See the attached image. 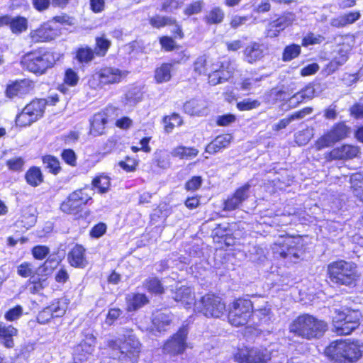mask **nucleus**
<instances>
[{
	"mask_svg": "<svg viewBox=\"0 0 363 363\" xmlns=\"http://www.w3.org/2000/svg\"><path fill=\"white\" fill-rule=\"evenodd\" d=\"M327 328L328 325L324 320L308 313L300 315L289 325L290 333L306 340L320 337Z\"/></svg>",
	"mask_w": 363,
	"mask_h": 363,
	"instance_id": "nucleus-1",
	"label": "nucleus"
},
{
	"mask_svg": "<svg viewBox=\"0 0 363 363\" xmlns=\"http://www.w3.org/2000/svg\"><path fill=\"white\" fill-rule=\"evenodd\" d=\"M325 355L337 363H350L357 361L362 356L360 347L349 340L332 342L325 350Z\"/></svg>",
	"mask_w": 363,
	"mask_h": 363,
	"instance_id": "nucleus-2",
	"label": "nucleus"
},
{
	"mask_svg": "<svg viewBox=\"0 0 363 363\" xmlns=\"http://www.w3.org/2000/svg\"><path fill=\"white\" fill-rule=\"evenodd\" d=\"M108 346L113 350V355L121 363H136L140 352V343L135 335L123 339L109 340Z\"/></svg>",
	"mask_w": 363,
	"mask_h": 363,
	"instance_id": "nucleus-3",
	"label": "nucleus"
},
{
	"mask_svg": "<svg viewBox=\"0 0 363 363\" xmlns=\"http://www.w3.org/2000/svg\"><path fill=\"white\" fill-rule=\"evenodd\" d=\"M361 313L350 308L336 309L332 316L333 331L337 335H350L359 325Z\"/></svg>",
	"mask_w": 363,
	"mask_h": 363,
	"instance_id": "nucleus-4",
	"label": "nucleus"
},
{
	"mask_svg": "<svg viewBox=\"0 0 363 363\" xmlns=\"http://www.w3.org/2000/svg\"><path fill=\"white\" fill-rule=\"evenodd\" d=\"M55 62L53 53L35 50L22 57L21 63L23 68L35 74H43Z\"/></svg>",
	"mask_w": 363,
	"mask_h": 363,
	"instance_id": "nucleus-5",
	"label": "nucleus"
},
{
	"mask_svg": "<svg viewBox=\"0 0 363 363\" xmlns=\"http://www.w3.org/2000/svg\"><path fill=\"white\" fill-rule=\"evenodd\" d=\"M357 266L351 262L339 260L328 266V274L330 280L335 284L350 285L357 277Z\"/></svg>",
	"mask_w": 363,
	"mask_h": 363,
	"instance_id": "nucleus-6",
	"label": "nucleus"
},
{
	"mask_svg": "<svg viewBox=\"0 0 363 363\" xmlns=\"http://www.w3.org/2000/svg\"><path fill=\"white\" fill-rule=\"evenodd\" d=\"M128 72L115 67H104L96 72L89 80L93 89L103 88L106 85L118 84L128 75Z\"/></svg>",
	"mask_w": 363,
	"mask_h": 363,
	"instance_id": "nucleus-7",
	"label": "nucleus"
},
{
	"mask_svg": "<svg viewBox=\"0 0 363 363\" xmlns=\"http://www.w3.org/2000/svg\"><path fill=\"white\" fill-rule=\"evenodd\" d=\"M194 311L207 318H219L225 314V303L220 297L207 294L195 303Z\"/></svg>",
	"mask_w": 363,
	"mask_h": 363,
	"instance_id": "nucleus-8",
	"label": "nucleus"
},
{
	"mask_svg": "<svg viewBox=\"0 0 363 363\" xmlns=\"http://www.w3.org/2000/svg\"><path fill=\"white\" fill-rule=\"evenodd\" d=\"M92 189L89 188L80 189L71 193L61 203L60 209L67 214L76 215L89 201L91 200Z\"/></svg>",
	"mask_w": 363,
	"mask_h": 363,
	"instance_id": "nucleus-9",
	"label": "nucleus"
},
{
	"mask_svg": "<svg viewBox=\"0 0 363 363\" xmlns=\"http://www.w3.org/2000/svg\"><path fill=\"white\" fill-rule=\"evenodd\" d=\"M209 69L210 71L207 74L208 82L215 86L230 78L236 69V65L230 60L220 61L217 59L216 62H211Z\"/></svg>",
	"mask_w": 363,
	"mask_h": 363,
	"instance_id": "nucleus-10",
	"label": "nucleus"
},
{
	"mask_svg": "<svg viewBox=\"0 0 363 363\" xmlns=\"http://www.w3.org/2000/svg\"><path fill=\"white\" fill-rule=\"evenodd\" d=\"M253 311L251 301L245 298H238L230 306L228 320L231 325L236 327L245 325Z\"/></svg>",
	"mask_w": 363,
	"mask_h": 363,
	"instance_id": "nucleus-11",
	"label": "nucleus"
},
{
	"mask_svg": "<svg viewBox=\"0 0 363 363\" xmlns=\"http://www.w3.org/2000/svg\"><path fill=\"white\" fill-rule=\"evenodd\" d=\"M47 101L44 99H35L26 106L21 113L17 115L16 123L19 126H27L41 118L45 111Z\"/></svg>",
	"mask_w": 363,
	"mask_h": 363,
	"instance_id": "nucleus-12",
	"label": "nucleus"
},
{
	"mask_svg": "<svg viewBox=\"0 0 363 363\" xmlns=\"http://www.w3.org/2000/svg\"><path fill=\"white\" fill-rule=\"evenodd\" d=\"M271 350L264 347H242L238 350L234 357L241 363H267L271 359Z\"/></svg>",
	"mask_w": 363,
	"mask_h": 363,
	"instance_id": "nucleus-13",
	"label": "nucleus"
},
{
	"mask_svg": "<svg viewBox=\"0 0 363 363\" xmlns=\"http://www.w3.org/2000/svg\"><path fill=\"white\" fill-rule=\"evenodd\" d=\"M349 133L350 128L344 123L335 124L330 130L317 140L315 148L320 150L330 147L335 143L347 137Z\"/></svg>",
	"mask_w": 363,
	"mask_h": 363,
	"instance_id": "nucleus-14",
	"label": "nucleus"
},
{
	"mask_svg": "<svg viewBox=\"0 0 363 363\" xmlns=\"http://www.w3.org/2000/svg\"><path fill=\"white\" fill-rule=\"evenodd\" d=\"M188 330L186 327H182L179 331L167 340L164 345L163 350L169 354H179L184 351L186 346V336Z\"/></svg>",
	"mask_w": 363,
	"mask_h": 363,
	"instance_id": "nucleus-15",
	"label": "nucleus"
},
{
	"mask_svg": "<svg viewBox=\"0 0 363 363\" xmlns=\"http://www.w3.org/2000/svg\"><path fill=\"white\" fill-rule=\"evenodd\" d=\"M276 246L278 247L274 250L280 257L294 262L299 258L301 249L298 246V241L296 239L286 238L283 242L276 244Z\"/></svg>",
	"mask_w": 363,
	"mask_h": 363,
	"instance_id": "nucleus-16",
	"label": "nucleus"
},
{
	"mask_svg": "<svg viewBox=\"0 0 363 363\" xmlns=\"http://www.w3.org/2000/svg\"><path fill=\"white\" fill-rule=\"evenodd\" d=\"M250 188L249 184L238 188L234 194L225 201L224 210L230 211L238 208L249 197Z\"/></svg>",
	"mask_w": 363,
	"mask_h": 363,
	"instance_id": "nucleus-17",
	"label": "nucleus"
},
{
	"mask_svg": "<svg viewBox=\"0 0 363 363\" xmlns=\"http://www.w3.org/2000/svg\"><path fill=\"white\" fill-rule=\"evenodd\" d=\"M294 19V15L289 13L271 22L267 28V36L270 38L277 36L281 30L291 25Z\"/></svg>",
	"mask_w": 363,
	"mask_h": 363,
	"instance_id": "nucleus-18",
	"label": "nucleus"
},
{
	"mask_svg": "<svg viewBox=\"0 0 363 363\" xmlns=\"http://www.w3.org/2000/svg\"><path fill=\"white\" fill-rule=\"evenodd\" d=\"M86 249L80 245H75L67 255V259L71 266L77 268H85L88 264L86 257Z\"/></svg>",
	"mask_w": 363,
	"mask_h": 363,
	"instance_id": "nucleus-19",
	"label": "nucleus"
},
{
	"mask_svg": "<svg viewBox=\"0 0 363 363\" xmlns=\"http://www.w3.org/2000/svg\"><path fill=\"white\" fill-rule=\"evenodd\" d=\"M359 153L357 146L343 145L331 150L329 157L332 160H351L357 157Z\"/></svg>",
	"mask_w": 363,
	"mask_h": 363,
	"instance_id": "nucleus-20",
	"label": "nucleus"
},
{
	"mask_svg": "<svg viewBox=\"0 0 363 363\" xmlns=\"http://www.w3.org/2000/svg\"><path fill=\"white\" fill-rule=\"evenodd\" d=\"M184 110L190 116H203L208 113V103L203 99H193L184 104Z\"/></svg>",
	"mask_w": 363,
	"mask_h": 363,
	"instance_id": "nucleus-21",
	"label": "nucleus"
},
{
	"mask_svg": "<svg viewBox=\"0 0 363 363\" xmlns=\"http://www.w3.org/2000/svg\"><path fill=\"white\" fill-rule=\"evenodd\" d=\"M264 47L258 43H250L243 50L244 60L253 64L264 57Z\"/></svg>",
	"mask_w": 363,
	"mask_h": 363,
	"instance_id": "nucleus-22",
	"label": "nucleus"
},
{
	"mask_svg": "<svg viewBox=\"0 0 363 363\" xmlns=\"http://www.w3.org/2000/svg\"><path fill=\"white\" fill-rule=\"evenodd\" d=\"M174 299L177 302H181L184 307L188 308L193 303L195 305V296L193 290L186 286L176 287Z\"/></svg>",
	"mask_w": 363,
	"mask_h": 363,
	"instance_id": "nucleus-23",
	"label": "nucleus"
},
{
	"mask_svg": "<svg viewBox=\"0 0 363 363\" xmlns=\"http://www.w3.org/2000/svg\"><path fill=\"white\" fill-rule=\"evenodd\" d=\"M108 116L106 112L102 111L94 115L91 120L90 133L94 136L104 134L106 125L108 123Z\"/></svg>",
	"mask_w": 363,
	"mask_h": 363,
	"instance_id": "nucleus-24",
	"label": "nucleus"
},
{
	"mask_svg": "<svg viewBox=\"0 0 363 363\" xmlns=\"http://www.w3.org/2000/svg\"><path fill=\"white\" fill-rule=\"evenodd\" d=\"M232 139L233 136L230 134L218 135L206 146V152L210 154H215L222 149L228 147Z\"/></svg>",
	"mask_w": 363,
	"mask_h": 363,
	"instance_id": "nucleus-25",
	"label": "nucleus"
},
{
	"mask_svg": "<svg viewBox=\"0 0 363 363\" xmlns=\"http://www.w3.org/2000/svg\"><path fill=\"white\" fill-rule=\"evenodd\" d=\"M17 330L12 325L0 323V342L8 348L14 346L13 337L16 336Z\"/></svg>",
	"mask_w": 363,
	"mask_h": 363,
	"instance_id": "nucleus-26",
	"label": "nucleus"
},
{
	"mask_svg": "<svg viewBox=\"0 0 363 363\" xmlns=\"http://www.w3.org/2000/svg\"><path fill=\"white\" fill-rule=\"evenodd\" d=\"M57 33L50 26L44 25L30 33V38L35 42H45L52 40Z\"/></svg>",
	"mask_w": 363,
	"mask_h": 363,
	"instance_id": "nucleus-27",
	"label": "nucleus"
},
{
	"mask_svg": "<svg viewBox=\"0 0 363 363\" xmlns=\"http://www.w3.org/2000/svg\"><path fill=\"white\" fill-rule=\"evenodd\" d=\"M217 59L213 58L208 55H203L196 58L194 62V72L196 76L206 75L209 71L211 62H216Z\"/></svg>",
	"mask_w": 363,
	"mask_h": 363,
	"instance_id": "nucleus-28",
	"label": "nucleus"
},
{
	"mask_svg": "<svg viewBox=\"0 0 363 363\" xmlns=\"http://www.w3.org/2000/svg\"><path fill=\"white\" fill-rule=\"evenodd\" d=\"M127 311H135L149 302L147 297L143 294H129L125 297Z\"/></svg>",
	"mask_w": 363,
	"mask_h": 363,
	"instance_id": "nucleus-29",
	"label": "nucleus"
},
{
	"mask_svg": "<svg viewBox=\"0 0 363 363\" xmlns=\"http://www.w3.org/2000/svg\"><path fill=\"white\" fill-rule=\"evenodd\" d=\"M36 222V217L33 213L32 209L29 207L24 208L21 211V214L16 222L18 228H24L28 230L32 227Z\"/></svg>",
	"mask_w": 363,
	"mask_h": 363,
	"instance_id": "nucleus-30",
	"label": "nucleus"
},
{
	"mask_svg": "<svg viewBox=\"0 0 363 363\" xmlns=\"http://www.w3.org/2000/svg\"><path fill=\"white\" fill-rule=\"evenodd\" d=\"M30 90V82L27 80L16 82L9 85L6 91V96L13 98L18 95H23L28 93Z\"/></svg>",
	"mask_w": 363,
	"mask_h": 363,
	"instance_id": "nucleus-31",
	"label": "nucleus"
},
{
	"mask_svg": "<svg viewBox=\"0 0 363 363\" xmlns=\"http://www.w3.org/2000/svg\"><path fill=\"white\" fill-rule=\"evenodd\" d=\"M172 315L163 312H157L154 314L152 323L158 331L167 330L172 323Z\"/></svg>",
	"mask_w": 363,
	"mask_h": 363,
	"instance_id": "nucleus-32",
	"label": "nucleus"
},
{
	"mask_svg": "<svg viewBox=\"0 0 363 363\" xmlns=\"http://www.w3.org/2000/svg\"><path fill=\"white\" fill-rule=\"evenodd\" d=\"M9 26L13 33L20 34L28 28V21L21 16H10Z\"/></svg>",
	"mask_w": 363,
	"mask_h": 363,
	"instance_id": "nucleus-33",
	"label": "nucleus"
},
{
	"mask_svg": "<svg viewBox=\"0 0 363 363\" xmlns=\"http://www.w3.org/2000/svg\"><path fill=\"white\" fill-rule=\"evenodd\" d=\"M199 153V150L194 147H187L184 146H179L174 148L171 154L173 157H178L180 159L189 160L196 157Z\"/></svg>",
	"mask_w": 363,
	"mask_h": 363,
	"instance_id": "nucleus-34",
	"label": "nucleus"
},
{
	"mask_svg": "<svg viewBox=\"0 0 363 363\" xmlns=\"http://www.w3.org/2000/svg\"><path fill=\"white\" fill-rule=\"evenodd\" d=\"M350 181L353 194L363 202V174H354L352 175Z\"/></svg>",
	"mask_w": 363,
	"mask_h": 363,
	"instance_id": "nucleus-35",
	"label": "nucleus"
},
{
	"mask_svg": "<svg viewBox=\"0 0 363 363\" xmlns=\"http://www.w3.org/2000/svg\"><path fill=\"white\" fill-rule=\"evenodd\" d=\"M172 65L170 64H162L156 69L155 78L157 83L167 82L171 79Z\"/></svg>",
	"mask_w": 363,
	"mask_h": 363,
	"instance_id": "nucleus-36",
	"label": "nucleus"
},
{
	"mask_svg": "<svg viewBox=\"0 0 363 363\" xmlns=\"http://www.w3.org/2000/svg\"><path fill=\"white\" fill-rule=\"evenodd\" d=\"M26 179L28 184L32 186L40 185L43 181V174L38 167H32L26 174Z\"/></svg>",
	"mask_w": 363,
	"mask_h": 363,
	"instance_id": "nucleus-37",
	"label": "nucleus"
},
{
	"mask_svg": "<svg viewBox=\"0 0 363 363\" xmlns=\"http://www.w3.org/2000/svg\"><path fill=\"white\" fill-rule=\"evenodd\" d=\"M144 287L150 293L161 294L164 291V286L156 277H150L144 281Z\"/></svg>",
	"mask_w": 363,
	"mask_h": 363,
	"instance_id": "nucleus-38",
	"label": "nucleus"
},
{
	"mask_svg": "<svg viewBox=\"0 0 363 363\" xmlns=\"http://www.w3.org/2000/svg\"><path fill=\"white\" fill-rule=\"evenodd\" d=\"M315 95V89L311 85L306 86L304 89L295 94L291 101L293 102L301 103L304 100L311 99Z\"/></svg>",
	"mask_w": 363,
	"mask_h": 363,
	"instance_id": "nucleus-39",
	"label": "nucleus"
},
{
	"mask_svg": "<svg viewBox=\"0 0 363 363\" xmlns=\"http://www.w3.org/2000/svg\"><path fill=\"white\" fill-rule=\"evenodd\" d=\"M92 185L98 189L99 193H106L110 187V178L108 176L100 175L93 179Z\"/></svg>",
	"mask_w": 363,
	"mask_h": 363,
	"instance_id": "nucleus-40",
	"label": "nucleus"
},
{
	"mask_svg": "<svg viewBox=\"0 0 363 363\" xmlns=\"http://www.w3.org/2000/svg\"><path fill=\"white\" fill-rule=\"evenodd\" d=\"M224 13L218 8H214L205 17L208 24H218L223 21Z\"/></svg>",
	"mask_w": 363,
	"mask_h": 363,
	"instance_id": "nucleus-41",
	"label": "nucleus"
},
{
	"mask_svg": "<svg viewBox=\"0 0 363 363\" xmlns=\"http://www.w3.org/2000/svg\"><path fill=\"white\" fill-rule=\"evenodd\" d=\"M54 317L62 316L67 310V303L65 300H55L48 306Z\"/></svg>",
	"mask_w": 363,
	"mask_h": 363,
	"instance_id": "nucleus-42",
	"label": "nucleus"
},
{
	"mask_svg": "<svg viewBox=\"0 0 363 363\" xmlns=\"http://www.w3.org/2000/svg\"><path fill=\"white\" fill-rule=\"evenodd\" d=\"M174 23L175 20L169 17L156 16L150 18V24L156 28H160Z\"/></svg>",
	"mask_w": 363,
	"mask_h": 363,
	"instance_id": "nucleus-43",
	"label": "nucleus"
},
{
	"mask_svg": "<svg viewBox=\"0 0 363 363\" xmlns=\"http://www.w3.org/2000/svg\"><path fill=\"white\" fill-rule=\"evenodd\" d=\"M301 47L298 45L292 44L286 46L283 52V60L290 61L299 55Z\"/></svg>",
	"mask_w": 363,
	"mask_h": 363,
	"instance_id": "nucleus-44",
	"label": "nucleus"
},
{
	"mask_svg": "<svg viewBox=\"0 0 363 363\" xmlns=\"http://www.w3.org/2000/svg\"><path fill=\"white\" fill-rule=\"evenodd\" d=\"M96 53L99 56H104L111 45V41L104 35L96 38Z\"/></svg>",
	"mask_w": 363,
	"mask_h": 363,
	"instance_id": "nucleus-45",
	"label": "nucleus"
},
{
	"mask_svg": "<svg viewBox=\"0 0 363 363\" xmlns=\"http://www.w3.org/2000/svg\"><path fill=\"white\" fill-rule=\"evenodd\" d=\"M94 57V52L92 49L86 47L81 48L77 52V59L80 62L87 63L91 61Z\"/></svg>",
	"mask_w": 363,
	"mask_h": 363,
	"instance_id": "nucleus-46",
	"label": "nucleus"
},
{
	"mask_svg": "<svg viewBox=\"0 0 363 363\" xmlns=\"http://www.w3.org/2000/svg\"><path fill=\"white\" fill-rule=\"evenodd\" d=\"M43 161L46 168L49 169L51 172L55 174L59 172L60 169V162L56 157L47 155L43 157Z\"/></svg>",
	"mask_w": 363,
	"mask_h": 363,
	"instance_id": "nucleus-47",
	"label": "nucleus"
},
{
	"mask_svg": "<svg viewBox=\"0 0 363 363\" xmlns=\"http://www.w3.org/2000/svg\"><path fill=\"white\" fill-rule=\"evenodd\" d=\"M260 106V102L258 100H252L251 99H245L237 103V108L239 111H250L258 108Z\"/></svg>",
	"mask_w": 363,
	"mask_h": 363,
	"instance_id": "nucleus-48",
	"label": "nucleus"
},
{
	"mask_svg": "<svg viewBox=\"0 0 363 363\" xmlns=\"http://www.w3.org/2000/svg\"><path fill=\"white\" fill-rule=\"evenodd\" d=\"M325 40V38L319 34L309 33L302 40L303 46L313 45L320 44Z\"/></svg>",
	"mask_w": 363,
	"mask_h": 363,
	"instance_id": "nucleus-49",
	"label": "nucleus"
},
{
	"mask_svg": "<svg viewBox=\"0 0 363 363\" xmlns=\"http://www.w3.org/2000/svg\"><path fill=\"white\" fill-rule=\"evenodd\" d=\"M165 123V130L170 132L174 127L179 126L182 124V119L177 114H173L169 117H165L164 119Z\"/></svg>",
	"mask_w": 363,
	"mask_h": 363,
	"instance_id": "nucleus-50",
	"label": "nucleus"
},
{
	"mask_svg": "<svg viewBox=\"0 0 363 363\" xmlns=\"http://www.w3.org/2000/svg\"><path fill=\"white\" fill-rule=\"evenodd\" d=\"M17 273L22 277H29L34 274L33 265L28 262H23L18 266Z\"/></svg>",
	"mask_w": 363,
	"mask_h": 363,
	"instance_id": "nucleus-51",
	"label": "nucleus"
},
{
	"mask_svg": "<svg viewBox=\"0 0 363 363\" xmlns=\"http://www.w3.org/2000/svg\"><path fill=\"white\" fill-rule=\"evenodd\" d=\"M344 65V58H342L340 61H337L335 57L330 61L323 69V72L325 75H330L334 73L338 68Z\"/></svg>",
	"mask_w": 363,
	"mask_h": 363,
	"instance_id": "nucleus-52",
	"label": "nucleus"
},
{
	"mask_svg": "<svg viewBox=\"0 0 363 363\" xmlns=\"http://www.w3.org/2000/svg\"><path fill=\"white\" fill-rule=\"evenodd\" d=\"M50 249L44 245H38L33 248L32 255L36 259H43L49 254Z\"/></svg>",
	"mask_w": 363,
	"mask_h": 363,
	"instance_id": "nucleus-53",
	"label": "nucleus"
},
{
	"mask_svg": "<svg viewBox=\"0 0 363 363\" xmlns=\"http://www.w3.org/2000/svg\"><path fill=\"white\" fill-rule=\"evenodd\" d=\"M23 314V308L21 306H16L11 308L6 314L5 318L9 321H13L18 319Z\"/></svg>",
	"mask_w": 363,
	"mask_h": 363,
	"instance_id": "nucleus-54",
	"label": "nucleus"
},
{
	"mask_svg": "<svg viewBox=\"0 0 363 363\" xmlns=\"http://www.w3.org/2000/svg\"><path fill=\"white\" fill-rule=\"evenodd\" d=\"M62 160L71 166L76 165L77 157L75 152L71 149L64 150L62 152Z\"/></svg>",
	"mask_w": 363,
	"mask_h": 363,
	"instance_id": "nucleus-55",
	"label": "nucleus"
},
{
	"mask_svg": "<svg viewBox=\"0 0 363 363\" xmlns=\"http://www.w3.org/2000/svg\"><path fill=\"white\" fill-rule=\"evenodd\" d=\"M79 77L77 74L72 69H68L65 75L64 82L69 86H75L78 83Z\"/></svg>",
	"mask_w": 363,
	"mask_h": 363,
	"instance_id": "nucleus-56",
	"label": "nucleus"
},
{
	"mask_svg": "<svg viewBox=\"0 0 363 363\" xmlns=\"http://www.w3.org/2000/svg\"><path fill=\"white\" fill-rule=\"evenodd\" d=\"M122 314V311L118 308H113L108 310L106 315V323L111 325Z\"/></svg>",
	"mask_w": 363,
	"mask_h": 363,
	"instance_id": "nucleus-57",
	"label": "nucleus"
},
{
	"mask_svg": "<svg viewBox=\"0 0 363 363\" xmlns=\"http://www.w3.org/2000/svg\"><path fill=\"white\" fill-rule=\"evenodd\" d=\"M52 318H54L53 313L48 306L38 313L37 320L39 323L45 324Z\"/></svg>",
	"mask_w": 363,
	"mask_h": 363,
	"instance_id": "nucleus-58",
	"label": "nucleus"
},
{
	"mask_svg": "<svg viewBox=\"0 0 363 363\" xmlns=\"http://www.w3.org/2000/svg\"><path fill=\"white\" fill-rule=\"evenodd\" d=\"M106 231V225L104 223H99L94 225L91 231L90 235L94 238H99L101 237Z\"/></svg>",
	"mask_w": 363,
	"mask_h": 363,
	"instance_id": "nucleus-59",
	"label": "nucleus"
},
{
	"mask_svg": "<svg viewBox=\"0 0 363 363\" xmlns=\"http://www.w3.org/2000/svg\"><path fill=\"white\" fill-rule=\"evenodd\" d=\"M6 164L10 169L18 171L21 170L23 166L24 161L21 157H14L9 160Z\"/></svg>",
	"mask_w": 363,
	"mask_h": 363,
	"instance_id": "nucleus-60",
	"label": "nucleus"
},
{
	"mask_svg": "<svg viewBox=\"0 0 363 363\" xmlns=\"http://www.w3.org/2000/svg\"><path fill=\"white\" fill-rule=\"evenodd\" d=\"M201 183L202 179L201 177H193L186 183L185 187L189 191H195L201 186Z\"/></svg>",
	"mask_w": 363,
	"mask_h": 363,
	"instance_id": "nucleus-61",
	"label": "nucleus"
},
{
	"mask_svg": "<svg viewBox=\"0 0 363 363\" xmlns=\"http://www.w3.org/2000/svg\"><path fill=\"white\" fill-rule=\"evenodd\" d=\"M258 82L259 79L257 78L245 79L240 83V89L243 91H250L256 86Z\"/></svg>",
	"mask_w": 363,
	"mask_h": 363,
	"instance_id": "nucleus-62",
	"label": "nucleus"
},
{
	"mask_svg": "<svg viewBox=\"0 0 363 363\" xmlns=\"http://www.w3.org/2000/svg\"><path fill=\"white\" fill-rule=\"evenodd\" d=\"M236 120V117L233 114H226L218 116L217 119V124L220 126H227Z\"/></svg>",
	"mask_w": 363,
	"mask_h": 363,
	"instance_id": "nucleus-63",
	"label": "nucleus"
},
{
	"mask_svg": "<svg viewBox=\"0 0 363 363\" xmlns=\"http://www.w3.org/2000/svg\"><path fill=\"white\" fill-rule=\"evenodd\" d=\"M160 44L162 47L165 49L167 51L172 50L175 46V41L169 37L164 36L162 37L160 40Z\"/></svg>",
	"mask_w": 363,
	"mask_h": 363,
	"instance_id": "nucleus-64",
	"label": "nucleus"
}]
</instances>
